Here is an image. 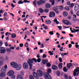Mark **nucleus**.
Wrapping results in <instances>:
<instances>
[{
    "label": "nucleus",
    "mask_w": 79,
    "mask_h": 79,
    "mask_svg": "<svg viewBox=\"0 0 79 79\" xmlns=\"http://www.w3.org/2000/svg\"><path fill=\"white\" fill-rule=\"evenodd\" d=\"M10 64L13 68H16L17 71H19L22 68V65L21 64H18L15 62H12L10 63Z\"/></svg>",
    "instance_id": "1"
},
{
    "label": "nucleus",
    "mask_w": 79,
    "mask_h": 79,
    "mask_svg": "<svg viewBox=\"0 0 79 79\" xmlns=\"http://www.w3.org/2000/svg\"><path fill=\"white\" fill-rule=\"evenodd\" d=\"M46 3V2L43 1L42 0H40L39 1H38L37 2V3L38 6H40L43 4H44Z\"/></svg>",
    "instance_id": "2"
},
{
    "label": "nucleus",
    "mask_w": 79,
    "mask_h": 79,
    "mask_svg": "<svg viewBox=\"0 0 79 79\" xmlns=\"http://www.w3.org/2000/svg\"><path fill=\"white\" fill-rule=\"evenodd\" d=\"M6 52V50L4 48L0 47V53L3 54Z\"/></svg>",
    "instance_id": "3"
},
{
    "label": "nucleus",
    "mask_w": 79,
    "mask_h": 79,
    "mask_svg": "<svg viewBox=\"0 0 79 79\" xmlns=\"http://www.w3.org/2000/svg\"><path fill=\"white\" fill-rule=\"evenodd\" d=\"M74 71L73 72V76L75 77L76 76V75L77 74L76 73L79 72V67H77V69H74Z\"/></svg>",
    "instance_id": "4"
},
{
    "label": "nucleus",
    "mask_w": 79,
    "mask_h": 79,
    "mask_svg": "<svg viewBox=\"0 0 79 79\" xmlns=\"http://www.w3.org/2000/svg\"><path fill=\"white\" fill-rule=\"evenodd\" d=\"M23 67L24 69H26L28 68V65L27 63L25 62L23 64Z\"/></svg>",
    "instance_id": "5"
},
{
    "label": "nucleus",
    "mask_w": 79,
    "mask_h": 79,
    "mask_svg": "<svg viewBox=\"0 0 79 79\" xmlns=\"http://www.w3.org/2000/svg\"><path fill=\"white\" fill-rule=\"evenodd\" d=\"M1 72L2 73L0 74V76L1 77L3 78L6 76L5 73L6 72H5L4 71H2V70H1Z\"/></svg>",
    "instance_id": "6"
},
{
    "label": "nucleus",
    "mask_w": 79,
    "mask_h": 79,
    "mask_svg": "<svg viewBox=\"0 0 79 79\" xmlns=\"http://www.w3.org/2000/svg\"><path fill=\"white\" fill-rule=\"evenodd\" d=\"M45 79H52V77L48 73H47L44 76Z\"/></svg>",
    "instance_id": "7"
},
{
    "label": "nucleus",
    "mask_w": 79,
    "mask_h": 79,
    "mask_svg": "<svg viewBox=\"0 0 79 79\" xmlns=\"http://www.w3.org/2000/svg\"><path fill=\"white\" fill-rule=\"evenodd\" d=\"M33 77L35 79H38L39 78V77H38V75L35 72H33Z\"/></svg>",
    "instance_id": "8"
},
{
    "label": "nucleus",
    "mask_w": 79,
    "mask_h": 79,
    "mask_svg": "<svg viewBox=\"0 0 79 79\" xmlns=\"http://www.w3.org/2000/svg\"><path fill=\"white\" fill-rule=\"evenodd\" d=\"M56 14L54 12H51L49 13V17L51 18L54 17L55 16Z\"/></svg>",
    "instance_id": "9"
},
{
    "label": "nucleus",
    "mask_w": 79,
    "mask_h": 79,
    "mask_svg": "<svg viewBox=\"0 0 79 79\" xmlns=\"http://www.w3.org/2000/svg\"><path fill=\"white\" fill-rule=\"evenodd\" d=\"M37 74L39 76H42L43 74V72L40 70H38L37 71Z\"/></svg>",
    "instance_id": "10"
},
{
    "label": "nucleus",
    "mask_w": 79,
    "mask_h": 79,
    "mask_svg": "<svg viewBox=\"0 0 79 79\" xmlns=\"http://www.w3.org/2000/svg\"><path fill=\"white\" fill-rule=\"evenodd\" d=\"M14 72L13 71L10 70L7 73V75L9 76H12V75H14Z\"/></svg>",
    "instance_id": "11"
},
{
    "label": "nucleus",
    "mask_w": 79,
    "mask_h": 79,
    "mask_svg": "<svg viewBox=\"0 0 79 79\" xmlns=\"http://www.w3.org/2000/svg\"><path fill=\"white\" fill-rule=\"evenodd\" d=\"M79 5L77 3H76V4L75 5V7L74 10L75 11H77L79 10Z\"/></svg>",
    "instance_id": "12"
},
{
    "label": "nucleus",
    "mask_w": 79,
    "mask_h": 79,
    "mask_svg": "<svg viewBox=\"0 0 79 79\" xmlns=\"http://www.w3.org/2000/svg\"><path fill=\"white\" fill-rule=\"evenodd\" d=\"M6 69H7V65H5L4 67H3L2 69V71H4V72H6Z\"/></svg>",
    "instance_id": "13"
},
{
    "label": "nucleus",
    "mask_w": 79,
    "mask_h": 79,
    "mask_svg": "<svg viewBox=\"0 0 79 79\" xmlns=\"http://www.w3.org/2000/svg\"><path fill=\"white\" fill-rule=\"evenodd\" d=\"M52 68L53 70H56V69H58V67L55 65H53Z\"/></svg>",
    "instance_id": "14"
},
{
    "label": "nucleus",
    "mask_w": 79,
    "mask_h": 79,
    "mask_svg": "<svg viewBox=\"0 0 79 79\" xmlns=\"http://www.w3.org/2000/svg\"><path fill=\"white\" fill-rule=\"evenodd\" d=\"M62 22L66 24L67 25H68L69 24V22L67 20H62Z\"/></svg>",
    "instance_id": "15"
},
{
    "label": "nucleus",
    "mask_w": 79,
    "mask_h": 79,
    "mask_svg": "<svg viewBox=\"0 0 79 79\" xmlns=\"http://www.w3.org/2000/svg\"><path fill=\"white\" fill-rule=\"evenodd\" d=\"M28 64H30V63H33V61L32 59H29L27 61Z\"/></svg>",
    "instance_id": "16"
},
{
    "label": "nucleus",
    "mask_w": 79,
    "mask_h": 79,
    "mask_svg": "<svg viewBox=\"0 0 79 79\" xmlns=\"http://www.w3.org/2000/svg\"><path fill=\"white\" fill-rule=\"evenodd\" d=\"M54 10L56 12V14L59 13V12L58 11V9L56 7H54L53 8Z\"/></svg>",
    "instance_id": "17"
},
{
    "label": "nucleus",
    "mask_w": 79,
    "mask_h": 79,
    "mask_svg": "<svg viewBox=\"0 0 79 79\" xmlns=\"http://www.w3.org/2000/svg\"><path fill=\"white\" fill-rule=\"evenodd\" d=\"M17 79H23V77L21 75H18L17 76Z\"/></svg>",
    "instance_id": "18"
},
{
    "label": "nucleus",
    "mask_w": 79,
    "mask_h": 79,
    "mask_svg": "<svg viewBox=\"0 0 79 79\" xmlns=\"http://www.w3.org/2000/svg\"><path fill=\"white\" fill-rule=\"evenodd\" d=\"M57 8L60 9V10H62L63 9L64 7L62 6H56Z\"/></svg>",
    "instance_id": "19"
},
{
    "label": "nucleus",
    "mask_w": 79,
    "mask_h": 79,
    "mask_svg": "<svg viewBox=\"0 0 79 79\" xmlns=\"http://www.w3.org/2000/svg\"><path fill=\"white\" fill-rule=\"evenodd\" d=\"M51 23L52 21L49 20H45V23L46 24H50Z\"/></svg>",
    "instance_id": "20"
},
{
    "label": "nucleus",
    "mask_w": 79,
    "mask_h": 79,
    "mask_svg": "<svg viewBox=\"0 0 79 79\" xmlns=\"http://www.w3.org/2000/svg\"><path fill=\"white\" fill-rule=\"evenodd\" d=\"M67 66L69 69L72 66V64L71 63L68 64L67 65Z\"/></svg>",
    "instance_id": "21"
},
{
    "label": "nucleus",
    "mask_w": 79,
    "mask_h": 79,
    "mask_svg": "<svg viewBox=\"0 0 79 79\" xmlns=\"http://www.w3.org/2000/svg\"><path fill=\"white\" fill-rule=\"evenodd\" d=\"M48 60H45L44 59L42 60V63L44 64H45L47 63H48Z\"/></svg>",
    "instance_id": "22"
},
{
    "label": "nucleus",
    "mask_w": 79,
    "mask_h": 79,
    "mask_svg": "<svg viewBox=\"0 0 79 79\" xmlns=\"http://www.w3.org/2000/svg\"><path fill=\"white\" fill-rule=\"evenodd\" d=\"M63 64L62 63H60L58 65V68L59 69H62V66Z\"/></svg>",
    "instance_id": "23"
},
{
    "label": "nucleus",
    "mask_w": 79,
    "mask_h": 79,
    "mask_svg": "<svg viewBox=\"0 0 79 79\" xmlns=\"http://www.w3.org/2000/svg\"><path fill=\"white\" fill-rule=\"evenodd\" d=\"M47 73H48L49 74L52 72V70L51 69H48L47 70Z\"/></svg>",
    "instance_id": "24"
},
{
    "label": "nucleus",
    "mask_w": 79,
    "mask_h": 79,
    "mask_svg": "<svg viewBox=\"0 0 79 79\" xmlns=\"http://www.w3.org/2000/svg\"><path fill=\"white\" fill-rule=\"evenodd\" d=\"M51 6V5L48 3H47L45 5L46 8H50Z\"/></svg>",
    "instance_id": "25"
},
{
    "label": "nucleus",
    "mask_w": 79,
    "mask_h": 79,
    "mask_svg": "<svg viewBox=\"0 0 79 79\" xmlns=\"http://www.w3.org/2000/svg\"><path fill=\"white\" fill-rule=\"evenodd\" d=\"M67 67H64L63 68V70L65 72V73H66V72H67L68 71V69H67Z\"/></svg>",
    "instance_id": "26"
},
{
    "label": "nucleus",
    "mask_w": 79,
    "mask_h": 79,
    "mask_svg": "<svg viewBox=\"0 0 79 79\" xmlns=\"http://www.w3.org/2000/svg\"><path fill=\"white\" fill-rule=\"evenodd\" d=\"M32 64V63L28 64L30 67V68H29L30 69H32V67L33 66V64Z\"/></svg>",
    "instance_id": "27"
},
{
    "label": "nucleus",
    "mask_w": 79,
    "mask_h": 79,
    "mask_svg": "<svg viewBox=\"0 0 79 79\" xmlns=\"http://www.w3.org/2000/svg\"><path fill=\"white\" fill-rule=\"evenodd\" d=\"M68 15V14L67 12H64L63 13V15L64 17H67Z\"/></svg>",
    "instance_id": "28"
},
{
    "label": "nucleus",
    "mask_w": 79,
    "mask_h": 79,
    "mask_svg": "<svg viewBox=\"0 0 79 79\" xmlns=\"http://www.w3.org/2000/svg\"><path fill=\"white\" fill-rule=\"evenodd\" d=\"M11 37L12 38L14 39L15 37H16V34L14 33L11 35Z\"/></svg>",
    "instance_id": "29"
},
{
    "label": "nucleus",
    "mask_w": 79,
    "mask_h": 79,
    "mask_svg": "<svg viewBox=\"0 0 79 79\" xmlns=\"http://www.w3.org/2000/svg\"><path fill=\"white\" fill-rule=\"evenodd\" d=\"M39 10V12L41 14L43 12H44V10L42 8H40Z\"/></svg>",
    "instance_id": "30"
},
{
    "label": "nucleus",
    "mask_w": 79,
    "mask_h": 79,
    "mask_svg": "<svg viewBox=\"0 0 79 79\" xmlns=\"http://www.w3.org/2000/svg\"><path fill=\"white\" fill-rule=\"evenodd\" d=\"M24 3L23 2V0H21L19 1L18 2V3L19 4H23Z\"/></svg>",
    "instance_id": "31"
},
{
    "label": "nucleus",
    "mask_w": 79,
    "mask_h": 79,
    "mask_svg": "<svg viewBox=\"0 0 79 79\" xmlns=\"http://www.w3.org/2000/svg\"><path fill=\"white\" fill-rule=\"evenodd\" d=\"M54 22H55L56 24H58L59 23V22L58 21H57V19H56L54 20Z\"/></svg>",
    "instance_id": "32"
},
{
    "label": "nucleus",
    "mask_w": 79,
    "mask_h": 79,
    "mask_svg": "<svg viewBox=\"0 0 79 79\" xmlns=\"http://www.w3.org/2000/svg\"><path fill=\"white\" fill-rule=\"evenodd\" d=\"M12 79H15V76L14 75H12L10 76Z\"/></svg>",
    "instance_id": "33"
},
{
    "label": "nucleus",
    "mask_w": 79,
    "mask_h": 79,
    "mask_svg": "<svg viewBox=\"0 0 79 79\" xmlns=\"http://www.w3.org/2000/svg\"><path fill=\"white\" fill-rule=\"evenodd\" d=\"M29 45V44L27 42H26L25 44L24 45V46L25 47L27 48Z\"/></svg>",
    "instance_id": "34"
},
{
    "label": "nucleus",
    "mask_w": 79,
    "mask_h": 79,
    "mask_svg": "<svg viewBox=\"0 0 79 79\" xmlns=\"http://www.w3.org/2000/svg\"><path fill=\"white\" fill-rule=\"evenodd\" d=\"M6 51L7 52H11V50L10 48H6Z\"/></svg>",
    "instance_id": "35"
},
{
    "label": "nucleus",
    "mask_w": 79,
    "mask_h": 79,
    "mask_svg": "<svg viewBox=\"0 0 79 79\" xmlns=\"http://www.w3.org/2000/svg\"><path fill=\"white\" fill-rule=\"evenodd\" d=\"M36 2H37V1L36 0H35L33 2V4L35 6H37L36 5Z\"/></svg>",
    "instance_id": "36"
},
{
    "label": "nucleus",
    "mask_w": 79,
    "mask_h": 79,
    "mask_svg": "<svg viewBox=\"0 0 79 79\" xmlns=\"http://www.w3.org/2000/svg\"><path fill=\"white\" fill-rule=\"evenodd\" d=\"M56 74H57L58 76H60V72L59 71H57L56 72Z\"/></svg>",
    "instance_id": "37"
},
{
    "label": "nucleus",
    "mask_w": 79,
    "mask_h": 79,
    "mask_svg": "<svg viewBox=\"0 0 79 79\" xmlns=\"http://www.w3.org/2000/svg\"><path fill=\"white\" fill-rule=\"evenodd\" d=\"M49 34L50 35H52L54 34V32L53 31H50L49 32Z\"/></svg>",
    "instance_id": "38"
},
{
    "label": "nucleus",
    "mask_w": 79,
    "mask_h": 79,
    "mask_svg": "<svg viewBox=\"0 0 79 79\" xmlns=\"http://www.w3.org/2000/svg\"><path fill=\"white\" fill-rule=\"evenodd\" d=\"M32 60L34 61L35 63H37V60L35 58H32Z\"/></svg>",
    "instance_id": "39"
},
{
    "label": "nucleus",
    "mask_w": 79,
    "mask_h": 79,
    "mask_svg": "<svg viewBox=\"0 0 79 79\" xmlns=\"http://www.w3.org/2000/svg\"><path fill=\"white\" fill-rule=\"evenodd\" d=\"M46 64L48 67H50L51 66V64L50 63H47Z\"/></svg>",
    "instance_id": "40"
},
{
    "label": "nucleus",
    "mask_w": 79,
    "mask_h": 79,
    "mask_svg": "<svg viewBox=\"0 0 79 79\" xmlns=\"http://www.w3.org/2000/svg\"><path fill=\"white\" fill-rule=\"evenodd\" d=\"M49 11V10L48 9H45L44 10V12L46 13H48Z\"/></svg>",
    "instance_id": "41"
},
{
    "label": "nucleus",
    "mask_w": 79,
    "mask_h": 79,
    "mask_svg": "<svg viewBox=\"0 0 79 79\" xmlns=\"http://www.w3.org/2000/svg\"><path fill=\"white\" fill-rule=\"evenodd\" d=\"M41 59L40 58H38L37 60V61L38 62V63H40V62H41Z\"/></svg>",
    "instance_id": "42"
},
{
    "label": "nucleus",
    "mask_w": 79,
    "mask_h": 79,
    "mask_svg": "<svg viewBox=\"0 0 79 79\" xmlns=\"http://www.w3.org/2000/svg\"><path fill=\"white\" fill-rule=\"evenodd\" d=\"M59 60L60 62V63H62V59L61 57H60L59 58Z\"/></svg>",
    "instance_id": "43"
},
{
    "label": "nucleus",
    "mask_w": 79,
    "mask_h": 79,
    "mask_svg": "<svg viewBox=\"0 0 79 79\" xmlns=\"http://www.w3.org/2000/svg\"><path fill=\"white\" fill-rule=\"evenodd\" d=\"M64 78L65 79H68V76L66 74L65 75Z\"/></svg>",
    "instance_id": "44"
},
{
    "label": "nucleus",
    "mask_w": 79,
    "mask_h": 79,
    "mask_svg": "<svg viewBox=\"0 0 79 79\" xmlns=\"http://www.w3.org/2000/svg\"><path fill=\"white\" fill-rule=\"evenodd\" d=\"M29 79H34L32 75H30L29 76Z\"/></svg>",
    "instance_id": "45"
},
{
    "label": "nucleus",
    "mask_w": 79,
    "mask_h": 79,
    "mask_svg": "<svg viewBox=\"0 0 79 79\" xmlns=\"http://www.w3.org/2000/svg\"><path fill=\"white\" fill-rule=\"evenodd\" d=\"M64 9L65 10H69V8L68 7L66 6L64 7Z\"/></svg>",
    "instance_id": "46"
},
{
    "label": "nucleus",
    "mask_w": 79,
    "mask_h": 79,
    "mask_svg": "<svg viewBox=\"0 0 79 79\" xmlns=\"http://www.w3.org/2000/svg\"><path fill=\"white\" fill-rule=\"evenodd\" d=\"M48 53L50 54V55H53V53L51 51H49Z\"/></svg>",
    "instance_id": "47"
},
{
    "label": "nucleus",
    "mask_w": 79,
    "mask_h": 79,
    "mask_svg": "<svg viewBox=\"0 0 79 79\" xmlns=\"http://www.w3.org/2000/svg\"><path fill=\"white\" fill-rule=\"evenodd\" d=\"M7 13L6 12H5L3 14V16L4 17H6L7 16Z\"/></svg>",
    "instance_id": "48"
},
{
    "label": "nucleus",
    "mask_w": 79,
    "mask_h": 79,
    "mask_svg": "<svg viewBox=\"0 0 79 79\" xmlns=\"http://www.w3.org/2000/svg\"><path fill=\"white\" fill-rule=\"evenodd\" d=\"M23 3L24 2H25V3H29L30 2L28 1L27 0H24L23 1Z\"/></svg>",
    "instance_id": "49"
},
{
    "label": "nucleus",
    "mask_w": 79,
    "mask_h": 79,
    "mask_svg": "<svg viewBox=\"0 0 79 79\" xmlns=\"http://www.w3.org/2000/svg\"><path fill=\"white\" fill-rule=\"evenodd\" d=\"M52 2V5H54L55 4V1L54 0H52V1L51 2Z\"/></svg>",
    "instance_id": "50"
},
{
    "label": "nucleus",
    "mask_w": 79,
    "mask_h": 79,
    "mask_svg": "<svg viewBox=\"0 0 79 79\" xmlns=\"http://www.w3.org/2000/svg\"><path fill=\"white\" fill-rule=\"evenodd\" d=\"M74 6V3H71L70 5V7H73V6Z\"/></svg>",
    "instance_id": "51"
},
{
    "label": "nucleus",
    "mask_w": 79,
    "mask_h": 79,
    "mask_svg": "<svg viewBox=\"0 0 79 79\" xmlns=\"http://www.w3.org/2000/svg\"><path fill=\"white\" fill-rule=\"evenodd\" d=\"M47 55L46 54H43V58H45L47 57Z\"/></svg>",
    "instance_id": "52"
},
{
    "label": "nucleus",
    "mask_w": 79,
    "mask_h": 79,
    "mask_svg": "<svg viewBox=\"0 0 79 79\" xmlns=\"http://www.w3.org/2000/svg\"><path fill=\"white\" fill-rule=\"evenodd\" d=\"M58 28H59V29L60 30H61L62 28V27L61 26H59L58 27Z\"/></svg>",
    "instance_id": "53"
},
{
    "label": "nucleus",
    "mask_w": 79,
    "mask_h": 79,
    "mask_svg": "<svg viewBox=\"0 0 79 79\" xmlns=\"http://www.w3.org/2000/svg\"><path fill=\"white\" fill-rule=\"evenodd\" d=\"M19 46L21 47H22L23 46V44H19Z\"/></svg>",
    "instance_id": "54"
},
{
    "label": "nucleus",
    "mask_w": 79,
    "mask_h": 79,
    "mask_svg": "<svg viewBox=\"0 0 79 79\" xmlns=\"http://www.w3.org/2000/svg\"><path fill=\"white\" fill-rule=\"evenodd\" d=\"M76 18H74V17H73V21L74 22L76 21Z\"/></svg>",
    "instance_id": "55"
},
{
    "label": "nucleus",
    "mask_w": 79,
    "mask_h": 79,
    "mask_svg": "<svg viewBox=\"0 0 79 79\" xmlns=\"http://www.w3.org/2000/svg\"><path fill=\"white\" fill-rule=\"evenodd\" d=\"M3 44V43L1 41H0V46H2Z\"/></svg>",
    "instance_id": "56"
},
{
    "label": "nucleus",
    "mask_w": 79,
    "mask_h": 79,
    "mask_svg": "<svg viewBox=\"0 0 79 79\" xmlns=\"http://www.w3.org/2000/svg\"><path fill=\"white\" fill-rule=\"evenodd\" d=\"M30 32L28 31H27L26 33L25 34L27 35H28L29 34Z\"/></svg>",
    "instance_id": "57"
},
{
    "label": "nucleus",
    "mask_w": 79,
    "mask_h": 79,
    "mask_svg": "<svg viewBox=\"0 0 79 79\" xmlns=\"http://www.w3.org/2000/svg\"><path fill=\"white\" fill-rule=\"evenodd\" d=\"M44 29H48V27L47 26L45 25L44 26Z\"/></svg>",
    "instance_id": "58"
},
{
    "label": "nucleus",
    "mask_w": 79,
    "mask_h": 79,
    "mask_svg": "<svg viewBox=\"0 0 79 79\" xmlns=\"http://www.w3.org/2000/svg\"><path fill=\"white\" fill-rule=\"evenodd\" d=\"M2 13H4V12H3V10H0V14H2Z\"/></svg>",
    "instance_id": "59"
},
{
    "label": "nucleus",
    "mask_w": 79,
    "mask_h": 79,
    "mask_svg": "<svg viewBox=\"0 0 79 79\" xmlns=\"http://www.w3.org/2000/svg\"><path fill=\"white\" fill-rule=\"evenodd\" d=\"M69 48H71V47H72V44H69Z\"/></svg>",
    "instance_id": "60"
},
{
    "label": "nucleus",
    "mask_w": 79,
    "mask_h": 79,
    "mask_svg": "<svg viewBox=\"0 0 79 79\" xmlns=\"http://www.w3.org/2000/svg\"><path fill=\"white\" fill-rule=\"evenodd\" d=\"M3 64V62L2 61H0V66H2Z\"/></svg>",
    "instance_id": "61"
},
{
    "label": "nucleus",
    "mask_w": 79,
    "mask_h": 79,
    "mask_svg": "<svg viewBox=\"0 0 79 79\" xmlns=\"http://www.w3.org/2000/svg\"><path fill=\"white\" fill-rule=\"evenodd\" d=\"M3 20L4 21H7V18L6 17H4L3 18Z\"/></svg>",
    "instance_id": "62"
},
{
    "label": "nucleus",
    "mask_w": 79,
    "mask_h": 79,
    "mask_svg": "<svg viewBox=\"0 0 79 79\" xmlns=\"http://www.w3.org/2000/svg\"><path fill=\"white\" fill-rule=\"evenodd\" d=\"M69 35L71 37H73L74 36L72 34H69Z\"/></svg>",
    "instance_id": "63"
},
{
    "label": "nucleus",
    "mask_w": 79,
    "mask_h": 79,
    "mask_svg": "<svg viewBox=\"0 0 79 79\" xmlns=\"http://www.w3.org/2000/svg\"><path fill=\"white\" fill-rule=\"evenodd\" d=\"M76 15L77 16H79V11L77 12Z\"/></svg>",
    "instance_id": "64"
}]
</instances>
